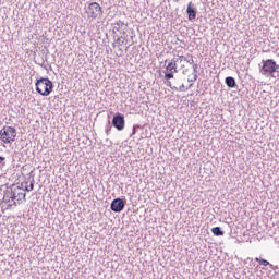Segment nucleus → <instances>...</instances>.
Listing matches in <instances>:
<instances>
[{"instance_id": "obj_1", "label": "nucleus", "mask_w": 279, "mask_h": 279, "mask_svg": "<svg viewBox=\"0 0 279 279\" xmlns=\"http://www.w3.org/2000/svg\"><path fill=\"white\" fill-rule=\"evenodd\" d=\"M35 90L43 97H49L53 93V82L49 78H39L35 83Z\"/></svg>"}, {"instance_id": "obj_2", "label": "nucleus", "mask_w": 279, "mask_h": 279, "mask_svg": "<svg viewBox=\"0 0 279 279\" xmlns=\"http://www.w3.org/2000/svg\"><path fill=\"white\" fill-rule=\"evenodd\" d=\"M0 141L4 143V145H12L14 141H16V129L14 126H3L0 130Z\"/></svg>"}, {"instance_id": "obj_3", "label": "nucleus", "mask_w": 279, "mask_h": 279, "mask_svg": "<svg viewBox=\"0 0 279 279\" xmlns=\"http://www.w3.org/2000/svg\"><path fill=\"white\" fill-rule=\"evenodd\" d=\"M279 65H277L274 59H267L262 61L260 73L262 75H274L278 71Z\"/></svg>"}, {"instance_id": "obj_4", "label": "nucleus", "mask_w": 279, "mask_h": 279, "mask_svg": "<svg viewBox=\"0 0 279 279\" xmlns=\"http://www.w3.org/2000/svg\"><path fill=\"white\" fill-rule=\"evenodd\" d=\"M2 208H4V210H12V208H16V202L12 194V189L5 191L2 201Z\"/></svg>"}, {"instance_id": "obj_5", "label": "nucleus", "mask_w": 279, "mask_h": 279, "mask_svg": "<svg viewBox=\"0 0 279 279\" xmlns=\"http://www.w3.org/2000/svg\"><path fill=\"white\" fill-rule=\"evenodd\" d=\"M86 13L89 19H99V16L104 14V11L101 10V5H99V3L92 2L87 8Z\"/></svg>"}, {"instance_id": "obj_6", "label": "nucleus", "mask_w": 279, "mask_h": 279, "mask_svg": "<svg viewBox=\"0 0 279 279\" xmlns=\"http://www.w3.org/2000/svg\"><path fill=\"white\" fill-rule=\"evenodd\" d=\"M175 73H178V63L170 61L165 70V80H173Z\"/></svg>"}, {"instance_id": "obj_7", "label": "nucleus", "mask_w": 279, "mask_h": 279, "mask_svg": "<svg viewBox=\"0 0 279 279\" xmlns=\"http://www.w3.org/2000/svg\"><path fill=\"white\" fill-rule=\"evenodd\" d=\"M12 195L16 202V206L17 204H23L25 202V197H26L25 190L21 189V186H16L12 189Z\"/></svg>"}, {"instance_id": "obj_8", "label": "nucleus", "mask_w": 279, "mask_h": 279, "mask_svg": "<svg viewBox=\"0 0 279 279\" xmlns=\"http://www.w3.org/2000/svg\"><path fill=\"white\" fill-rule=\"evenodd\" d=\"M112 125L116 128V130H118V132L125 130V117H123L121 113H118L112 119Z\"/></svg>"}, {"instance_id": "obj_9", "label": "nucleus", "mask_w": 279, "mask_h": 279, "mask_svg": "<svg viewBox=\"0 0 279 279\" xmlns=\"http://www.w3.org/2000/svg\"><path fill=\"white\" fill-rule=\"evenodd\" d=\"M125 208V203L121 198H116L111 203V210L113 213H121Z\"/></svg>"}, {"instance_id": "obj_10", "label": "nucleus", "mask_w": 279, "mask_h": 279, "mask_svg": "<svg viewBox=\"0 0 279 279\" xmlns=\"http://www.w3.org/2000/svg\"><path fill=\"white\" fill-rule=\"evenodd\" d=\"M186 13H187V16H189V21H195V17L197 16V12L193 8V2H190L187 4Z\"/></svg>"}, {"instance_id": "obj_11", "label": "nucleus", "mask_w": 279, "mask_h": 279, "mask_svg": "<svg viewBox=\"0 0 279 279\" xmlns=\"http://www.w3.org/2000/svg\"><path fill=\"white\" fill-rule=\"evenodd\" d=\"M225 82L229 88H234L236 86V81L234 77L228 76L226 77Z\"/></svg>"}, {"instance_id": "obj_12", "label": "nucleus", "mask_w": 279, "mask_h": 279, "mask_svg": "<svg viewBox=\"0 0 279 279\" xmlns=\"http://www.w3.org/2000/svg\"><path fill=\"white\" fill-rule=\"evenodd\" d=\"M256 263H258L259 265H263L264 267H270L271 269H274V265L269 263V260L267 259H260L258 257L255 258Z\"/></svg>"}, {"instance_id": "obj_13", "label": "nucleus", "mask_w": 279, "mask_h": 279, "mask_svg": "<svg viewBox=\"0 0 279 279\" xmlns=\"http://www.w3.org/2000/svg\"><path fill=\"white\" fill-rule=\"evenodd\" d=\"M211 232L215 236H223V231H221V228L219 227L213 228Z\"/></svg>"}, {"instance_id": "obj_14", "label": "nucleus", "mask_w": 279, "mask_h": 279, "mask_svg": "<svg viewBox=\"0 0 279 279\" xmlns=\"http://www.w3.org/2000/svg\"><path fill=\"white\" fill-rule=\"evenodd\" d=\"M191 86H193L192 83L189 86H185L184 84H182L181 86H179V90L181 93H184L185 90H189V88H191Z\"/></svg>"}, {"instance_id": "obj_15", "label": "nucleus", "mask_w": 279, "mask_h": 279, "mask_svg": "<svg viewBox=\"0 0 279 279\" xmlns=\"http://www.w3.org/2000/svg\"><path fill=\"white\" fill-rule=\"evenodd\" d=\"M166 86H168L172 90H178V87H173V84L171 83V81H167Z\"/></svg>"}, {"instance_id": "obj_16", "label": "nucleus", "mask_w": 279, "mask_h": 279, "mask_svg": "<svg viewBox=\"0 0 279 279\" xmlns=\"http://www.w3.org/2000/svg\"><path fill=\"white\" fill-rule=\"evenodd\" d=\"M117 43H118L119 45H124V44H125V38L119 37V38L117 39Z\"/></svg>"}, {"instance_id": "obj_17", "label": "nucleus", "mask_w": 279, "mask_h": 279, "mask_svg": "<svg viewBox=\"0 0 279 279\" xmlns=\"http://www.w3.org/2000/svg\"><path fill=\"white\" fill-rule=\"evenodd\" d=\"M25 191H27V193H29L31 191H34V183H31L29 186H26Z\"/></svg>"}, {"instance_id": "obj_18", "label": "nucleus", "mask_w": 279, "mask_h": 279, "mask_svg": "<svg viewBox=\"0 0 279 279\" xmlns=\"http://www.w3.org/2000/svg\"><path fill=\"white\" fill-rule=\"evenodd\" d=\"M180 62H182V60H186V58L184 56H179Z\"/></svg>"}, {"instance_id": "obj_19", "label": "nucleus", "mask_w": 279, "mask_h": 279, "mask_svg": "<svg viewBox=\"0 0 279 279\" xmlns=\"http://www.w3.org/2000/svg\"><path fill=\"white\" fill-rule=\"evenodd\" d=\"M5 160V157H0V162H3Z\"/></svg>"}, {"instance_id": "obj_20", "label": "nucleus", "mask_w": 279, "mask_h": 279, "mask_svg": "<svg viewBox=\"0 0 279 279\" xmlns=\"http://www.w3.org/2000/svg\"><path fill=\"white\" fill-rule=\"evenodd\" d=\"M195 80H197V76H196V75L194 76V80H191V82H195Z\"/></svg>"}, {"instance_id": "obj_21", "label": "nucleus", "mask_w": 279, "mask_h": 279, "mask_svg": "<svg viewBox=\"0 0 279 279\" xmlns=\"http://www.w3.org/2000/svg\"><path fill=\"white\" fill-rule=\"evenodd\" d=\"M189 62H190V64H193V59H191Z\"/></svg>"}]
</instances>
